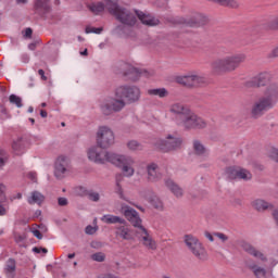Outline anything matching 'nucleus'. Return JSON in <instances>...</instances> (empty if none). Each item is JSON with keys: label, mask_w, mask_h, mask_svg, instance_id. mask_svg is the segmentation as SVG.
<instances>
[{"label": "nucleus", "mask_w": 278, "mask_h": 278, "mask_svg": "<svg viewBox=\"0 0 278 278\" xmlns=\"http://www.w3.org/2000/svg\"><path fill=\"white\" fill-rule=\"evenodd\" d=\"M98 278H119V277L114 274H102Z\"/></svg>", "instance_id": "864d4df0"}, {"label": "nucleus", "mask_w": 278, "mask_h": 278, "mask_svg": "<svg viewBox=\"0 0 278 278\" xmlns=\"http://www.w3.org/2000/svg\"><path fill=\"white\" fill-rule=\"evenodd\" d=\"M278 101V83H270L264 91V96L258 98L251 108L252 118H260L266 110H273Z\"/></svg>", "instance_id": "f03ea898"}, {"label": "nucleus", "mask_w": 278, "mask_h": 278, "mask_svg": "<svg viewBox=\"0 0 278 278\" xmlns=\"http://www.w3.org/2000/svg\"><path fill=\"white\" fill-rule=\"evenodd\" d=\"M58 205H60V207H66V205H68V200L66 198H59Z\"/></svg>", "instance_id": "3c124183"}, {"label": "nucleus", "mask_w": 278, "mask_h": 278, "mask_svg": "<svg viewBox=\"0 0 278 278\" xmlns=\"http://www.w3.org/2000/svg\"><path fill=\"white\" fill-rule=\"evenodd\" d=\"M96 140L97 144L102 149H110L115 142L114 131L108 126H101L97 131Z\"/></svg>", "instance_id": "9d476101"}, {"label": "nucleus", "mask_w": 278, "mask_h": 278, "mask_svg": "<svg viewBox=\"0 0 278 278\" xmlns=\"http://www.w3.org/2000/svg\"><path fill=\"white\" fill-rule=\"evenodd\" d=\"M150 203L155 210H164V202H162V199H160L157 195H152L150 198Z\"/></svg>", "instance_id": "4c0bfd02"}, {"label": "nucleus", "mask_w": 278, "mask_h": 278, "mask_svg": "<svg viewBox=\"0 0 278 278\" xmlns=\"http://www.w3.org/2000/svg\"><path fill=\"white\" fill-rule=\"evenodd\" d=\"M68 159L66 156H59L54 162V177L59 180L64 179L66 173H68Z\"/></svg>", "instance_id": "2eb2a0df"}, {"label": "nucleus", "mask_w": 278, "mask_h": 278, "mask_svg": "<svg viewBox=\"0 0 278 278\" xmlns=\"http://www.w3.org/2000/svg\"><path fill=\"white\" fill-rule=\"evenodd\" d=\"M148 94H151L153 97H160V99H166L169 92L166 90V88H159L148 90Z\"/></svg>", "instance_id": "2f4dec72"}, {"label": "nucleus", "mask_w": 278, "mask_h": 278, "mask_svg": "<svg viewBox=\"0 0 278 278\" xmlns=\"http://www.w3.org/2000/svg\"><path fill=\"white\" fill-rule=\"evenodd\" d=\"M193 153L200 157H203L207 153V148L200 140L193 141Z\"/></svg>", "instance_id": "cd10ccee"}, {"label": "nucleus", "mask_w": 278, "mask_h": 278, "mask_svg": "<svg viewBox=\"0 0 278 278\" xmlns=\"http://www.w3.org/2000/svg\"><path fill=\"white\" fill-rule=\"evenodd\" d=\"M268 157L276 162L278 164V149L277 148H270L268 152Z\"/></svg>", "instance_id": "79ce46f5"}, {"label": "nucleus", "mask_w": 278, "mask_h": 278, "mask_svg": "<svg viewBox=\"0 0 278 278\" xmlns=\"http://www.w3.org/2000/svg\"><path fill=\"white\" fill-rule=\"evenodd\" d=\"M115 236L122 238V240H134V235H131V229L127 226V222L115 228Z\"/></svg>", "instance_id": "412c9836"}, {"label": "nucleus", "mask_w": 278, "mask_h": 278, "mask_svg": "<svg viewBox=\"0 0 278 278\" xmlns=\"http://www.w3.org/2000/svg\"><path fill=\"white\" fill-rule=\"evenodd\" d=\"M33 251L34 253H41V248H34Z\"/></svg>", "instance_id": "338daca9"}, {"label": "nucleus", "mask_w": 278, "mask_h": 278, "mask_svg": "<svg viewBox=\"0 0 278 278\" xmlns=\"http://www.w3.org/2000/svg\"><path fill=\"white\" fill-rule=\"evenodd\" d=\"M80 55H88V49H85L83 52H80Z\"/></svg>", "instance_id": "774afa93"}, {"label": "nucleus", "mask_w": 278, "mask_h": 278, "mask_svg": "<svg viewBox=\"0 0 278 278\" xmlns=\"http://www.w3.org/2000/svg\"><path fill=\"white\" fill-rule=\"evenodd\" d=\"M241 248L243 249V251H245V253L252 255V257H255L256 260H260V262H263V264H266V262H268V256H266L264 252L257 250L251 243L242 242Z\"/></svg>", "instance_id": "a211bd4d"}, {"label": "nucleus", "mask_w": 278, "mask_h": 278, "mask_svg": "<svg viewBox=\"0 0 278 278\" xmlns=\"http://www.w3.org/2000/svg\"><path fill=\"white\" fill-rule=\"evenodd\" d=\"M31 34H34V30H31V28H26L24 38H31Z\"/></svg>", "instance_id": "5fc2aeb1"}, {"label": "nucleus", "mask_w": 278, "mask_h": 278, "mask_svg": "<svg viewBox=\"0 0 278 278\" xmlns=\"http://www.w3.org/2000/svg\"><path fill=\"white\" fill-rule=\"evenodd\" d=\"M16 271V261L13 258H10L7 262L5 273L7 275H10L11 278H14V273Z\"/></svg>", "instance_id": "c9c22d12"}, {"label": "nucleus", "mask_w": 278, "mask_h": 278, "mask_svg": "<svg viewBox=\"0 0 278 278\" xmlns=\"http://www.w3.org/2000/svg\"><path fill=\"white\" fill-rule=\"evenodd\" d=\"M3 152L2 151H0V168H1V166H4L5 165V160L3 159V154H2Z\"/></svg>", "instance_id": "4d7b16f0"}, {"label": "nucleus", "mask_w": 278, "mask_h": 278, "mask_svg": "<svg viewBox=\"0 0 278 278\" xmlns=\"http://www.w3.org/2000/svg\"><path fill=\"white\" fill-rule=\"evenodd\" d=\"M103 31V28H86V34H101Z\"/></svg>", "instance_id": "8fccbe9b"}, {"label": "nucleus", "mask_w": 278, "mask_h": 278, "mask_svg": "<svg viewBox=\"0 0 278 278\" xmlns=\"http://www.w3.org/2000/svg\"><path fill=\"white\" fill-rule=\"evenodd\" d=\"M28 177H29V179H31L33 181H36V174L29 173V174H28Z\"/></svg>", "instance_id": "052dcab7"}, {"label": "nucleus", "mask_w": 278, "mask_h": 278, "mask_svg": "<svg viewBox=\"0 0 278 278\" xmlns=\"http://www.w3.org/2000/svg\"><path fill=\"white\" fill-rule=\"evenodd\" d=\"M237 179H243V181H249L253 179V175L251 174V172L239 167L237 172Z\"/></svg>", "instance_id": "f704fd0d"}, {"label": "nucleus", "mask_w": 278, "mask_h": 278, "mask_svg": "<svg viewBox=\"0 0 278 278\" xmlns=\"http://www.w3.org/2000/svg\"><path fill=\"white\" fill-rule=\"evenodd\" d=\"M211 3H218V5H224L225 8H232L233 10L240 8V3L236 0H206Z\"/></svg>", "instance_id": "c756f323"}, {"label": "nucleus", "mask_w": 278, "mask_h": 278, "mask_svg": "<svg viewBox=\"0 0 278 278\" xmlns=\"http://www.w3.org/2000/svg\"><path fill=\"white\" fill-rule=\"evenodd\" d=\"M129 151H142V144L136 140H130L127 142Z\"/></svg>", "instance_id": "58836bf2"}, {"label": "nucleus", "mask_w": 278, "mask_h": 278, "mask_svg": "<svg viewBox=\"0 0 278 278\" xmlns=\"http://www.w3.org/2000/svg\"><path fill=\"white\" fill-rule=\"evenodd\" d=\"M206 238L210 240V242H214V237L212 236V233L207 232Z\"/></svg>", "instance_id": "680f3d73"}, {"label": "nucleus", "mask_w": 278, "mask_h": 278, "mask_svg": "<svg viewBox=\"0 0 278 278\" xmlns=\"http://www.w3.org/2000/svg\"><path fill=\"white\" fill-rule=\"evenodd\" d=\"M87 157L90 162H93L94 164H112L114 162V157H116V153L105 151V148H101V146L90 147L87 150Z\"/></svg>", "instance_id": "423d86ee"}, {"label": "nucleus", "mask_w": 278, "mask_h": 278, "mask_svg": "<svg viewBox=\"0 0 278 278\" xmlns=\"http://www.w3.org/2000/svg\"><path fill=\"white\" fill-rule=\"evenodd\" d=\"M136 15L142 25H147L148 27H156V25H160V20L155 18V16L151 14H147L142 11H136Z\"/></svg>", "instance_id": "6ab92c4d"}, {"label": "nucleus", "mask_w": 278, "mask_h": 278, "mask_svg": "<svg viewBox=\"0 0 278 278\" xmlns=\"http://www.w3.org/2000/svg\"><path fill=\"white\" fill-rule=\"evenodd\" d=\"M248 268L251 270L255 278H268V269L258 265L257 263L249 264Z\"/></svg>", "instance_id": "aec40b11"}, {"label": "nucleus", "mask_w": 278, "mask_h": 278, "mask_svg": "<svg viewBox=\"0 0 278 278\" xmlns=\"http://www.w3.org/2000/svg\"><path fill=\"white\" fill-rule=\"evenodd\" d=\"M5 186L0 184V203H5Z\"/></svg>", "instance_id": "a18cd8bd"}, {"label": "nucleus", "mask_w": 278, "mask_h": 278, "mask_svg": "<svg viewBox=\"0 0 278 278\" xmlns=\"http://www.w3.org/2000/svg\"><path fill=\"white\" fill-rule=\"evenodd\" d=\"M33 235L35 236V238H37L38 240H42V232H40V230H34Z\"/></svg>", "instance_id": "6e6d98bb"}, {"label": "nucleus", "mask_w": 278, "mask_h": 278, "mask_svg": "<svg viewBox=\"0 0 278 278\" xmlns=\"http://www.w3.org/2000/svg\"><path fill=\"white\" fill-rule=\"evenodd\" d=\"M87 8L96 16H99V14L103 13V11L105 10V4H103V2H92L88 4Z\"/></svg>", "instance_id": "7c9ffc66"}, {"label": "nucleus", "mask_w": 278, "mask_h": 278, "mask_svg": "<svg viewBox=\"0 0 278 278\" xmlns=\"http://www.w3.org/2000/svg\"><path fill=\"white\" fill-rule=\"evenodd\" d=\"M122 181H125V176L123 174H116L115 176V191L119 197H123V185Z\"/></svg>", "instance_id": "473e14b6"}, {"label": "nucleus", "mask_w": 278, "mask_h": 278, "mask_svg": "<svg viewBox=\"0 0 278 278\" xmlns=\"http://www.w3.org/2000/svg\"><path fill=\"white\" fill-rule=\"evenodd\" d=\"M91 249H103V243L100 242V241H92L91 244H90Z\"/></svg>", "instance_id": "603ef678"}, {"label": "nucleus", "mask_w": 278, "mask_h": 278, "mask_svg": "<svg viewBox=\"0 0 278 278\" xmlns=\"http://www.w3.org/2000/svg\"><path fill=\"white\" fill-rule=\"evenodd\" d=\"M205 84V78L199 75H187V88H199Z\"/></svg>", "instance_id": "393cba45"}, {"label": "nucleus", "mask_w": 278, "mask_h": 278, "mask_svg": "<svg viewBox=\"0 0 278 278\" xmlns=\"http://www.w3.org/2000/svg\"><path fill=\"white\" fill-rule=\"evenodd\" d=\"M125 105L126 103L123 100H117V98H109L102 102L101 113L104 116H112L114 112H121Z\"/></svg>", "instance_id": "f8f14e48"}, {"label": "nucleus", "mask_w": 278, "mask_h": 278, "mask_svg": "<svg viewBox=\"0 0 278 278\" xmlns=\"http://www.w3.org/2000/svg\"><path fill=\"white\" fill-rule=\"evenodd\" d=\"M5 214V208L0 205V216H3Z\"/></svg>", "instance_id": "0e129e2a"}, {"label": "nucleus", "mask_w": 278, "mask_h": 278, "mask_svg": "<svg viewBox=\"0 0 278 278\" xmlns=\"http://www.w3.org/2000/svg\"><path fill=\"white\" fill-rule=\"evenodd\" d=\"M165 186L166 188H168V190H170L174 197H177V199H181V197H184V189L179 185H177L175 180L167 178L165 180Z\"/></svg>", "instance_id": "4be33fe9"}, {"label": "nucleus", "mask_w": 278, "mask_h": 278, "mask_svg": "<svg viewBox=\"0 0 278 278\" xmlns=\"http://www.w3.org/2000/svg\"><path fill=\"white\" fill-rule=\"evenodd\" d=\"M12 149L16 155H21V151L25 149V143L23 142V138H18L17 140L13 141Z\"/></svg>", "instance_id": "e433bc0d"}, {"label": "nucleus", "mask_w": 278, "mask_h": 278, "mask_svg": "<svg viewBox=\"0 0 278 278\" xmlns=\"http://www.w3.org/2000/svg\"><path fill=\"white\" fill-rule=\"evenodd\" d=\"M85 233H87L88 236H94V233H97V227H92V226H87L85 229Z\"/></svg>", "instance_id": "49530a36"}, {"label": "nucleus", "mask_w": 278, "mask_h": 278, "mask_svg": "<svg viewBox=\"0 0 278 278\" xmlns=\"http://www.w3.org/2000/svg\"><path fill=\"white\" fill-rule=\"evenodd\" d=\"M119 75H123V77H127L129 81H138L140 79V71L129 64H122L118 67Z\"/></svg>", "instance_id": "f3484780"}, {"label": "nucleus", "mask_w": 278, "mask_h": 278, "mask_svg": "<svg viewBox=\"0 0 278 278\" xmlns=\"http://www.w3.org/2000/svg\"><path fill=\"white\" fill-rule=\"evenodd\" d=\"M117 101H124L127 103H137L140 101V87L136 85H121L114 91Z\"/></svg>", "instance_id": "39448f33"}, {"label": "nucleus", "mask_w": 278, "mask_h": 278, "mask_svg": "<svg viewBox=\"0 0 278 278\" xmlns=\"http://www.w3.org/2000/svg\"><path fill=\"white\" fill-rule=\"evenodd\" d=\"M240 167H236V166H229V167H226L224 173L226 175V177L228 179H238V170H239Z\"/></svg>", "instance_id": "72a5a7b5"}, {"label": "nucleus", "mask_w": 278, "mask_h": 278, "mask_svg": "<svg viewBox=\"0 0 278 278\" xmlns=\"http://www.w3.org/2000/svg\"><path fill=\"white\" fill-rule=\"evenodd\" d=\"M147 173L148 181H151L152 184L162 179V174L157 173V165L154 163L147 166Z\"/></svg>", "instance_id": "b1692460"}, {"label": "nucleus", "mask_w": 278, "mask_h": 278, "mask_svg": "<svg viewBox=\"0 0 278 278\" xmlns=\"http://www.w3.org/2000/svg\"><path fill=\"white\" fill-rule=\"evenodd\" d=\"M210 20L203 13H193L189 16L177 17L175 25H181V27H203L207 25Z\"/></svg>", "instance_id": "6e6552de"}, {"label": "nucleus", "mask_w": 278, "mask_h": 278, "mask_svg": "<svg viewBox=\"0 0 278 278\" xmlns=\"http://www.w3.org/2000/svg\"><path fill=\"white\" fill-rule=\"evenodd\" d=\"M9 101L13 105H16V108H22L23 106V99H21V97L16 96V94H11L9 97Z\"/></svg>", "instance_id": "ea45409f"}, {"label": "nucleus", "mask_w": 278, "mask_h": 278, "mask_svg": "<svg viewBox=\"0 0 278 278\" xmlns=\"http://www.w3.org/2000/svg\"><path fill=\"white\" fill-rule=\"evenodd\" d=\"M184 242L191 255L199 262H205L207 260V250L199 239L192 235H185Z\"/></svg>", "instance_id": "0eeeda50"}, {"label": "nucleus", "mask_w": 278, "mask_h": 278, "mask_svg": "<svg viewBox=\"0 0 278 278\" xmlns=\"http://www.w3.org/2000/svg\"><path fill=\"white\" fill-rule=\"evenodd\" d=\"M252 207L256 210V212H266V210H275V205H273V203L262 199H256L252 201Z\"/></svg>", "instance_id": "5701e85b"}, {"label": "nucleus", "mask_w": 278, "mask_h": 278, "mask_svg": "<svg viewBox=\"0 0 278 278\" xmlns=\"http://www.w3.org/2000/svg\"><path fill=\"white\" fill-rule=\"evenodd\" d=\"M184 140L177 136L167 135L165 139H159L155 141L154 146L161 151H177L181 149Z\"/></svg>", "instance_id": "1a4fd4ad"}, {"label": "nucleus", "mask_w": 278, "mask_h": 278, "mask_svg": "<svg viewBox=\"0 0 278 278\" xmlns=\"http://www.w3.org/2000/svg\"><path fill=\"white\" fill-rule=\"evenodd\" d=\"M122 214H124L125 218H127L132 227L138 229L137 231H142V229H146L144 226H142L140 215H138V212L131 208V206H122Z\"/></svg>", "instance_id": "4468645a"}, {"label": "nucleus", "mask_w": 278, "mask_h": 278, "mask_svg": "<svg viewBox=\"0 0 278 278\" xmlns=\"http://www.w3.org/2000/svg\"><path fill=\"white\" fill-rule=\"evenodd\" d=\"M214 236L222 240V242H227V240H229V237L223 232H215Z\"/></svg>", "instance_id": "09e8293b"}, {"label": "nucleus", "mask_w": 278, "mask_h": 278, "mask_svg": "<svg viewBox=\"0 0 278 278\" xmlns=\"http://www.w3.org/2000/svg\"><path fill=\"white\" fill-rule=\"evenodd\" d=\"M101 220L106 225H127V220H125V218L116 215H104L101 217Z\"/></svg>", "instance_id": "a878e982"}, {"label": "nucleus", "mask_w": 278, "mask_h": 278, "mask_svg": "<svg viewBox=\"0 0 278 278\" xmlns=\"http://www.w3.org/2000/svg\"><path fill=\"white\" fill-rule=\"evenodd\" d=\"M268 60H277L278 59V45L274 47L270 52L267 54Z\"/></svg>", "instance_id": "c03bdc74"}, {"label": "nucleus", "mask_w": 278, "mask_h": 278, "mask_svg": "<svg viewBox=\"0 0 278 278\" xmlns=\"http://www.w3.org/2000/svg\"><path fill=\"white\" fill-rule=\"evenodd\" d=\"M169 112L174 114V116H180V125L186 131H190L191 129H205V127H207V122L192 112L186 104L175 102L170 104Z\"/></svg>", "instance_id": "f257e3e1"}, {"label": "nucleus", "mask_w": 278, "mask_h": 278, "mask_svg": "<svg viewBox=\"0 0 278 278\" xmlns=\"http://www.w3.org/2000/svg\"><path fill=\"white\" fill-rule=\"evenodd\" d=\"M28 203L30 205H34V204L40 205L41 203H45V195L39 191H33L30 193V197L28 198Z\"/></svg>", "instance_id": "c85d7f7f"}, {"label": "nucleus", "mask_w": 278, "mask_h": 278, "mask_svg": "<svg viewBox=\"0 0 278 278\" xmlns=\"http://www.w3.org/2000/svg\"><path fill=\"white\" fill-rule=\"evenodd\" d=\"M187 80H188V75L175 77L176 84H179L180 86H185L186 88H187Z\"/></svg>", "instance_id": "37998d69"}, {"label": "nucleus", "mask_w": 278, "mask_h": 278, "mask_svg": "<svg viewBox=\"0 0 278 278\" xmlns=\"http://www.w3.org/2000/svg\"><path fill=\"white\" fill-rule=\"evenodd\" d=\"M35 10L41 12L42 14H49L51 12V5H49V0H36Z\"/></svg>", "instance_id": "bb28decb"}, {"label": "nucleus", "mask_w": 278, "mask_h": 278, "mask_svg": "<svg viewBox=\"0 0 278 278\" xmlns=\"http://www.w3.org/2000/svg\"><path fill=\"white\" fill-rule=\"evenodd\" d=\"M88 197H89L90 201H94V202H97L101 199V195H99L98 192H89Z\"/></svg>", "instance_id": "de8ad7c7"}, {"label": "nucleus", "mask_w": 278, "mask_h": 278, "mask_svg": "<svg viewBox=\"0 0 278 278\" xmlns=\"http://www.w3.org/2000/svg\"><path fill=\"white\" fill-rule=\"evenodd\" d=\"M247 62V54L236 53L223 58H217L211 63V68L216 75H224V73H233L240 68V64Z\"/></svg>", "instance_id": "7ed1b4c3"}, {"label": "nucleus", "mask_w": 278, "mask_h": 278, "mask_svg": "<svg viewBox=\"0 0 278 278\" xmlns=\"http://www.w3.org/2000/svg\"><path fill=\"white\" fill-rule=\"evenodd\" d=\"M268 84V72H261L244 83L245 88H264Z\"/></svg>", "instance_id": "dca6fc26"}, {"label": "nucleus", "mask_w": 278, "mask_h": 278, "mask_svg": "<svg viewBox=\"0 0 278 278\" xmlns=\"http://www.w3.org/2000/svg\"><path fill=\"white\" fill-rule=\"evenodd\" d=\"M25 240V238L23 236H18L16 238V242H23Z\"/></svg>", "instance_id": "69168bd1"}, {"label": "nucleus", "mask_w": 278, "mask_h": 278, "mask_svg": "<svg viewBox=\"0 0 278 278\" xmlns=\"http://www.w3.org/2000/svg\"><path fill=\"white\" fill-rule=\"evenodd\" d=\"M112 164L122 168L123 173H125V177H134V173H136V169H134L136 161L131 156L115 154Z\"/></svg>", "instance_id": "9b49d317"}, {"label": "nucleus", "mask_w": 278, "mask_h": 278, "mask_svg": "<svg viewBox=\"0 0 278 278\" xmlns=\"http://www.w3.org/2000/svg\"><path fill=\"white\" fill-rule=\"evenodd\" d=\"M38 73H39L41 79H42L43 81H47V77L45 76V70H39Z\"/></svg>", "instance_id": "13d9d810"}, {"label": "nucleus", "mask_w": 278, "mask_h": 278, "mask_svg": "<svg viewBox=\"0 0 278 278\" xmlns=\"http://www.w3.org/2000/svg\"><path fill=\"white\" fill-rule=\"evenodd\" d=\"M106 1V10L119 21L124 25H128L129 27H134L137 23V14L136 12H131L126 8L118 5V0H105Z\"/></svg>", "instance_id": "20e7f679"}, {"label": "nucleus", "mask_w": 278, "mask_h": 278, "mask_svg": "<svg viewBox=\"0 0 278 278\" xmlns=\"http://www.w3.org/2000/svg\"><path fill=\"white\" fill-rule=\"evenodd\" d=\"M136 237L139 242L147 249L148 251H157V242L153 240V237L149 233L147 228H141V230H136Z\"/></svg>", "instance_id": "ddd939ff"}, {"label": "nucleus", "mask_w": 278, "mask_h": 278, "mask_svg": "<svg viewBox=\"0 0 278 278\" xmlns=\"http://www.w3.org/2000/svg\"><path fill=\"white\" fill-rule=\"evenodd\" d=\"M40 116H41L42 118H47V111L41 110V111H40Z\"/></svg>", "instance_id": "e2e57ef3"}, {"label": "nucleus", "mask_w": 278, "mask_h": 278, "mask_svg": "<svg viewBox=\"0 0 278 278\" xmlns=\"http://www.w3.org/2000/svg\"><path fill=\"white\" fill-rule=\"evenodd\" d=\"M26 86H27L28 88H34V80H33V79L28 80V81L26 83Z\"/></svg>", "instance_id": "bf43d9fd"}, {"label": "nucleus", "mask_w": 278, "mask_h": 278, "mask_svg": "<svg viewBox=\"0 0 278 278\" xmlns=\"http://www.w3.org/2000/svg\"><path fill=\"white\" fill-rule=\"evenodd\" d=\"M105 253L103 252H96L93 254H91L90 258L92 260V262H99V263H103L105 262Z\"/></svg>", "instance_id": "a19ab883"}]
</instances>
